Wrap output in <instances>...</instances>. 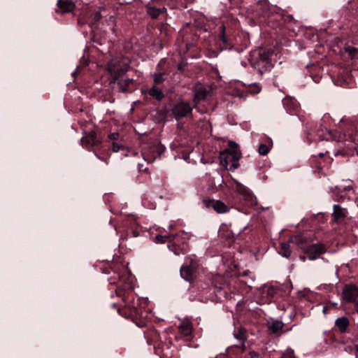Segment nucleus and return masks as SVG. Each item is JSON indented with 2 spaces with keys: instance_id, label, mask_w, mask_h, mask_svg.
Wrapping results in <instances>:
<instances>
[{
  "instance_id": "obj_1",
  "label": "nucleus",
  "mask_w": 358,
  "mask_h": 358,
  "mask_svg": "<svg viewBox=\"0 0 358 358\" xmlns=\"http://www.w3.org/2000/svg\"><path fill=\"white\" fill-rule=\"evenodd\" d=\"M107 69L111 76L110 83H117L119 92H131L130 85L134 83L132 78H124L128 71V66L117 59H112L107 64Z\"/></svg>"
},
{
  "instance_id": "obj_2",
  "label": "nucleus",
  "mask_w": 358,
  "mask_h": 358,
  "mask_svg": "<svg viewBox=\"0 0 358 358\" xmlns=\"http://www.w3.org/2000/svg\"><path fill=\"white\" fill-rule=\"evenodd\" d=\"M268 51L262 48L256 49L250 52L249 62L251 66L262 75L273 66Z\"/></svg>"
},
{
  "instance_id": "obj_3",
  "label": "nucleus",
  "mask_w": 358,
  "mask_h": 358,
  "mask_svg": "<svg viewBox=\"0 0 358 358\" xmlns=\"http://www.w3.org/2000/svg\"><path fill=\"white\" fill-rule=\"evenodd\" d=\"M189 239V236L185 231H180L176 234H171V242L173 244L174 249L171 248L169 245L168 247L172 250L176 255H179L178 249L181 250L182 252L185 254L187 250V243Z\"/></svg>"
},
{
  "instance_id": "obj_4",
  "label": "nucleus",
  "mask_w": 358,
  "mask_h": 358,
  "mask_svg": "<svg viewBox=\"0 0 358 358\" xmlns=\"http://www.w3.org/2000/svg\"><path fill=\"white\" fill-rule=\"evenodd\" d=\"M192 106L186 101L176 103L171 108V113L176 120L187 117L192 114Z\"/></svg>"
},
{
  "instance_id": "obj_5",
  "label": "nucleus",
  "mask_w": 358,
  "mask_h": 358,
  "mask_svg": "<svg viewBox=\"0 0 358 358\" xmlns=\"http://www.w3.org/2000/svg\"><path fill=\"white\" fill-rule=\"evenodd\" d=\"M301 250L307 255L309 260H315L326 252L324 246L321 244H313L308 247H301Z\"/></svg>"
},
{
  "instance_id": "obj_6",
  "label": "nucleus",
  "mask_w": 358,
  "mask_h": 358,
  "mask_svg": "<svg viewBox=\"0 0 358 358\" xmlns=\"http://www.w3.org/2000/svg\"><path fill=\"white\" fill-rule=\"evenodd\" d=\"M358 298V287L354 284L345 285L342 291V299L346 303L355 302Z\"/></svg>"
},
{
  "instance_id": "obj_7",
  "label": "nucleus",
  "mask_w": 358,
  "mask_h": 358,
  "mask_svg": "<svg viewBox=\"0 0 358 358\" xmlns=\"http://www.w3.org/2000/svg\"><path fill=\"white\" fill-rule=\"evenodd\" d=\"M80 142L83 148L89 149L99 145L101 143V140L97 137L94 131H90L84 133Z\"/></svg>"
},
{
  "instance_id": "obj_8",
  "label": "nucleus",
  "mask_w": 358,
  "mask_h": 358,
  "mask_svg": "<svg viewBox=\"0 0 358 358\" xmlns=\"http://www.w3.org/2000/svg\"><path fill=\"white\" fill-rule=\"evenodd\" d=\"M203 203L206 208H212L217 213H225L229 210V208L220 200L203 199Z\"/></svg>"
},
{
  "instance_id": "obj_9",
  "label": "nucleus",
  "mask_w": 358,
  "mask_h": 358,
  "mask_svg": "<svg viewBox=\"0 0 358 358\" xmlns=\"http://www.w3.org/2000/svg\"><path fill=\"white\" fill-rule=\"evenodd\" d=\"M143 159L148 163H152L159 156V148L156 145L145 148L142 152Z\"/></svg>"
},
{
  "instance_id": "obj_10",
  "label": "nucleus",
  "mask_w": 358,
  "mask_h": 358,
  "mask_svg": "<svg viewBox=\"0 0 358 358\" xmlns=\"http://www.w3.org/2000/svg\"><path fill=\"white\" fill-rule=\"evenodd\" d=\"M333 220L334 222L341 224L344 222L348 215V210L346 208H342L341 206L335 204L333 206Z\"/></svg>"
},
{
  "instance_id": "obj_11",
  "label": "nucleus",
  "mask_w": 358,
  "mask_h": 358,
  "mask_svg": "<svg viewBox=\"0 0 358 358\" xmlns=\"http://www.w3.org/2000/svg\"><path fill=\"white\" fill-rule=\"evenodd\" d=\"M236 192L241 194L245 200L250 201L251 203H254L256 199L250 189L238 181L236 182Z\"/></svg>"
},
{
  "instance_id": "obj_12",
  "label": "nucleus",
  "mask_w": 358,
  "mask_h": 358,
  "mask_svg": "<svg viewBox=\"0 0 358 358\" xmlns=\"http://www.w3.org/2000/svg\"><path fill=\"white\" fill-rule=\"evenodd\" d=\"M57 12L62 14L71 13L76 7L74 2L71 0H57Z\"/></svg>"
},
{
  "instance_id": "obj_13",
  "label": "nucleus",
  "mask_w": 358,
  "mask_h": 358,
  "mask_svg": "<svg viewBox=\"0 0 358 358\" xmlns=\"http://www.w3.org/2000/svg\"><path fill=\"white\" fill-rule=\"evenodd\" d=\"M208 92L209 91L206 87L201 85H196L194 97V102L195 104H197L201 100L205 99Z\"/></svg>"
},
{
  "instance_id": "obj_14",
  "label": "nucleus",
  "mask_w": 358,
  "mask_h": 358,
  "mask_svg": "<svg viewBox=\"0 0 358 358\" xmlns=\"http://www.w3.org/2000/svg\"><path fill=\"white\" fill-rule=\"evenodd\" d=\"M233 334L234 338L240 342L239 345L245 347V341L248 338L246 329L242 327H236Z\"/></svg>"
},
{
  "instance_id": "obj_15",
  "label": "nucleus",
  "mask_w": 358,
  "mask_h": 358,
  "mask_svg": "<svg viewBox=\"0 0 358 358\" xmlns=\"http://www.w3.org/2000/svg\"><path fill=\"white\" fill-rule=\"evenodd\" d=\"M308 240L309 239L307 236H306L304 234H300L292 236L289 238V242L301 249V247H305L304 245L308 243Z\"/></svg>"
},
{
  "instance_id": "obj_16",
  "label": "nucleus",
  "mask_w": 358,
  "mask_h": 358,
  "mask_svg": "<svg viewBox=\"0 0 358 358\" xmlns=\"http://www.w3.org/2000/svg\"><path fill=\"white\" fill-rule=\"evenodd\" d=\"M142 92L148 93L151 97L159 101H162L164 98V92L156 85H153L149 90L146 91H142Z\"/></svg>"
},
{
  "instance_id": "obj_17",
  "label": "nucleus",
  "mask_w": 358,
  "mask_h": 358,
  "mask_svg": "<svg viewBox=\"0 0 358 358\" xmlns=\"http://www.w3.org/2000/svg\"><path fill=\"white\" fill-rule=\"evenodd\" d=\"M267 323L268 329L273 334L279 332L280 330H282L284 326V323L282 321L274 320L273 318H270Z\"/></svg>"
},
{
  "instance_id": "obj_18",
  "label": "nucleus",
  "mask_w": 358,
  "mask_h": 358,
  "mask_svg": "<svg viewBox=\"0 0 358 358\" xmlns=\"http://www.w3.org/2000/svg\"><path fill=\"white\" fill-rule=\"evenodd\" d=\"M194 271V268L187 265H184L180 268V271L182 278L187 281H190L192 278Z\"/></svg>"
},
{
  "instance_id": "obj_19",
  "label": "nucleus",
  "mask_w": 358,
  "mask_h": 358,
  "mask_svg": "<svg viewBox=\"0 0 358 358\" xmlns=\"http://www.w3.org/2000/svg\"><path fill=\"white\" fill-rule=\"evenodd\" d=\"M178 329L185 336L190 335L192 330V324L189 320L181 321L178 324Z\"/></svg>"
},
{
  "instance_id": "obj_20",
  "label": "nucleus",
  "mask_w": 358,
  "mask_h": 358,
  "mask_svg": "<svg viewBox=\"0 0 358 358\" xmlns=\"http://www.w3.org/2000/svg\"><path fill=\"white\" fill-rule=\"evenodd\" d=\"M214 284L215 288L217 289V292H220L222 289H224L229 286L227 280L220 275L214 280Z\"/></svg>"
},
{
  "instance_id": "obj_21",
  "label": "nucleus",
  "mask_w": 358,
  "mask_h": 358,
  "mask_svg": "<svg viewBox=\"0 0 358 358\" xmlns=\"http://www.w3.org/2000/svg\"><path fill=\"white\" fill-rule=\"evenodd\" d=\"M336 326L338 328L341 332H345L349 326V320L345 317H341L338 318L336 322Z\"/></svg>"
},
{
  "instance_id": "obj_22",
  "label": "nucleus",
  "mask_w": 358,
  "mask_h": 358,
  "mask_svg": "<svg viewBox=\"0 0 358 358\" xmlns=\"http://www.w3.org/2000/svg\"><path fill=\"white\" fill-rule=\"evenodd\" d=\"M290 243L289 240L287 243H280V250L279 251V254L282 257L286 258H289L291 256L292 250H290Z\"/></svg>"
},
{
  "instance_id": "obj_23",
  "label": "nucleus",
  "mask_w": 358,
  "mask_h": 358,
  "mask_svg": "<svg viewBox=\"0 0 358 358\" xmlns=\"http://www.w3.org/2000/svg\"><path fill=\"white\" fill-rule=\"evenodd\" d=\"M141 312L151 313L152 307L150 304V301L148 298H143L140 299Z\"/></svg>"
},
{
  "instance_id": "obj_24",
  "label": "nucleus",
  "mask_w": 358,
  "mask_h": 358,
  "mask_svg": "<svg viewBox=\"0 0 358 358\" xmlns=\"http://www.w3.org/2000/svg\"><path fill=\"white\" fill-rule=\"evenodd\" d=\"M147 9L148 15H150L152 18H157L161 13H162L163 10H165V8H157L154 6H148Z\"/></svg>"
},
{
  "instance_id": "obj_25",
  "label": "nucleus",
  "mask_w": 358,
  "mask_h": 358,
  "mask_svg": "<svg viewBox=\"0 0 358 358\" xmlns=\"http://www.w3.org/2000/svg\"><path fill=\"white\" fill-rule=\"evenodd\" d=\"M154 85L162 83L166 78L165 73H155L152 74Z\"/></svg>"
},
{
  "instance_id": "obj_26",
  "label": "nucleus",
  "mask_w": 358,
  "mask_h": 358,
  "mask_svg": "<svg viewBox=\"0 0 358 358\" xmlns=\"http://www.w3.org/2000/svg\"><path fill=\"white\" fill-rule=\"evenodd\" d=\"M229 154L231 155L234 162H238L241 157V152L238 147L229 150Z\"/></svg>"
},
{
  "instance_id": "obj_27",
  "label": "nucleus",
  "mask_w": 358,
  "mask_h": 358,
  "mask_svg": "<svg viewBox=\"0 0 358 358\" xmlns=\"http://www.w3.org/2000/svg\"><path fill=\"white\" fill-rule=\"evenodd\" d=\"M126 315V317H125L126 319H131L136 324V325L138 327H144L146 324V322L145 320L141 321L139 323L136 322L137 316L138 315Z\"/></svg>"
},
{
  "instance_id": "obj_28",
  "label": "nucleus",
  "mask_w": 358,
  "mask_h": 358,
  "mask_svg": "<svg viewBox=\"0 0 358 358\" xmlns=\"http://www.w3.org/2000/svg\"><path fill=\"white\" fill-rule=\"evenodd\" d=\"M157 241L160 243H164L166 241H169V242H171V234L168 235H157L155 237Z\"/></svg>"
},
{
  "instance_id": "obj_29",
  "label": "nucleus",
  "mask_w": 358,
  "mask_h": 358,
  "mask_svg": "<svg viewBox=\"0 0 358 358\" xmlns=\"http://www.w3.org/2000/svg\"><path fill=\"white\" fill-rule=\"evenodd\" d=\"M270 151V148L268 145L266 144H260L258 149V152L261 155H267Z\"/></svg>"
},
{
  "instance_id": "obj_30",
  "label": "nucleus",
  "mask_w": 358,
  "mask_h": 358,
  "mask_svg": "<svg viewBox=\"0 0 358 358\" xmlns=\"http://www.w3.org/2000/svg\"><path fill=\"white\" fill-rule=\"evenodd\" d=\"M345 50L351 57H355L358 53V49L351 46L346 47Z\"/></svg>"
},
{
  "instance_id": "obj_31",
  "label": "nucleus",
  "mask_w": 358,
  "mask_h": 358,
  "mask_svg": "<svg viewBox=\"0 0 358 358\" xmlns=\"http://www.w3.org/2000/svg\"><path fill=\"white\" fill-rule=\"evenodd\" d=\"M219 29L220 31V40L224 44H227V39L225 36V27L224 25H222Z\"/></svg>"
},
{
  "instance_id": "obj_32",
  "label": "nucleus",
  "mask_w": 358,
  "mask_h": 358,
  "mask_svg": "<svg viewBox=\"0 0 358 358\" xmlns=\"http://www.w3.org/2000/svg\"><path fill=\"white\" fill-rule=\"evenodd\" d=\"M350 141L347 144V147L349 150L356 149L355 137L350 136Z\"/></svg>"
},
{
  "instance_id": "obj_33",
  "label": "nucleus",
  "mask_w": 358,
  "mask_h": 358,
  "mask_svg": "<svg viewBox=\"0 0 358 358\" xmlns=\"http://www.w3.org/2000/svg\"><path fill=\"white\" fill-rule=\"evenodd\" d=\"M101 18V15L100 12L96 11L93 13V20L94 22L99 21Z\"/></svg>"
},
{
  "instance_id": "obj_34",
  "label": "nucleus",
  "mask_w": 358,
  "mask_h": 358,
  "mask_svg": "<svg viewBox=\"0 0 358 358\" xmlns=\"http://www.w3.org/2000/svg\"><path fill=\"white\" fill-rule=\"evenodd\" d=\"M120 149V145L116 143H113V152H118Z\"/></svg>"
},
{
  "instance_id": "obj_35",
  "label": "nucleus",
  "mask_w": 358,
  "mask_h": 358,
  "mask_svg": "<svg viewBox=\"0 0 358 358\" xmlns=\"http://www.w3.org/2000/svg\"><path fill=\"white\" fill-rule=\"evenodd\" d=\"M229 148H230V150H233V149L237 148L238 145L234 141H229Z\"/></svg>"
},
{
  "instance_id": "obj_36",
  "label": "nucleus",
  "mask_w": 358,
  "mask_h": 358,
  "mask_svg": "<svg viewBox=\"0 0 358 358\" xmlns=\"http://www.w3.org/2000/svg\"><path fill=\"white\" fill-rule=\"evenodd\" d=\"M118 136H119V134L116 133V132H114V133H112V134H110L109 138L110 139L115 140V139H117L118 138Z\"/></svg>"
},
{
  "instance_id": "obj_37",
  "label": "nucleus",
  "mask_w": 358,
  "mask_h": 358,
  "mask_svg": "<svg viewBox=\"0 0 358 358\" xmlns=\"http://www.w3.org/2000/svg\"><path fill=\"white\" fill-rule=\"evenodd\" d=\"M239 166V164L238 163V162H234V163L230 167V169L231 170H234L236 169H237Z\"/></svg>"
},
{
  "instance_id": "obj_38",
  "label": "nucleus",
  "mask_w": 358,
  "mask_h": 358,
  "mask_svg": "<svg viewBox=\"0 0 358 358\" xmlns=\"http://www.w3.org/2000/svg\"><path fill=\"white\" fill-rule=\"evenodd\" d=\"M287 357H294V352L292 350L289 352H287V354L284 355L282 358H286Z\"/></svg>"
},
{
  "instance_id": "obj_39",
  "label": "nucleus",
  "mask_w": 358,
  "mask_h": 358,
  "mask_svg": "<svg viewBox=\"0 0 358 358\" xmlns=\"http://www.w3.org/2000/svg\"><path fill=\"white\" fill-rule=\"evenodd\" d=\"M138 232L136 231V230H132L131 231V236L134 237V238H136L137 236H138Z\"/></svg>"
},
{
  "instance_id": "obj_40",
  "label": "nucleus",
  "mask_w": 358,
  "mask_h": 358,
  "mask_svg": "<svg viewBox=\"0 0 358 358\" xmlns=\"http://www.w3.org/2000/svg\"><path fill=\"white\" fill-rule=\"evenodd\" d=\"M138 171H147V168H145L144 169H143V165L141 164H138Z\"/></svg>"
},
{
  "instance_id": "obj_41",
  "label": "nucleus",
  "mask_w": 358,
  "mask_h": 358,
  "mask_svg": "<svg viewBox=\"0 0 358 358\" xmlns=\"http://www.w3.org/2000/svg\"><path fill=\"white\" fill-rule=\"evenodd\" d=\"M307 255H301L299 256V259L302 261V262H305L307 259Z\"/></svg>"
},
{
  "instance_id": "obj_42",
  "label": "nucleus",
  "mask_w": 358,
  "mask_h": 358,
  "mask_svg": "<svg viewBox=\"0 0 358 358\" xmlns=\"http://www.w3.org/2000/svg\"><path fill=\"white\" fill-rule=\"evenodd\" d=\"M319 156H320V157H322L324 156V154L321 152V153H320V154H319Z\"/></svg>"
},
{
  "instance_id": "obj_43",
  "label": "nucleus",
  "mask_w": 358,
  "mask_h": 358,
  "mask_svg": "<svg viewBox=\"0 0 358 358\" xmlns=\"http://www.w3.org/2000/svg\"><path fill=\"white\" fill-rule=\"evenodd\" d=\"M95 155L98 159H101V157L97 154L95 153Z\"/></svg>"
},
{
  "instance_id": "obj_44",
  "label": "nucleus",
  "mask_w": 358,
  "mask_h": 358,
  "mask_svg": "<svg viewBox=\"0 0 358 358\" xmlns=\"http://www.w3.org/2000/svg\"><path fill=\"white\" fill-rule=\"evenodd\" d=\"M322 311H323L324 313L325 312V307H323Z\"/></svg>"
},
{
  "instance_id": "obj_45",
  "label": "nucleus",
  "mask_w": 358,
  "mask_h": 358,
  "mask_svg": "<svg viewBox=\"0 0 358 358\" xmlns=\"http://www.w3.org/2000/svg\"><path fill=\"white\" fill-rule=\"evenodd\" d=\"M247 275V272H244L243 275Z\"/></svg>"
},
{
  "instance_id": "obj_46",
  "label": "nucleus",
  "mask_w": 358,
  "mask_h": 358,
  "mask_svg": "<svg viewBox=\"0 0 358 358\" xmlns=\"http://www.w3.org/2000/svg\"><path fill=\"white\" fill-rule=\"evenodd\" d=\"M357 313H358V309H357Z\"/></svg>"
}]
</instances>
